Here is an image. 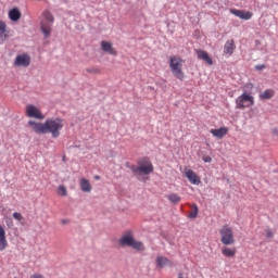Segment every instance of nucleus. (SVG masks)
<instances>
[{
    "label": "nucleus",
    "mask_w": 278,
    "mask_h": 278,
    "mask_svg": "<svg viewBox=\"0 0 278 278\" xmlns=\"http://www.w3.org/2000/svg\"><path fill=\"white\" fill-rule=\"evenodd\" d=\"M167 199L169 202H172L174 205H177L178 203L181 202V197L177 193H170L167 195Z\"/></svg>",
    "instance_id": "nucleus-23"
},
{
    "label": "nucleus",
    "mask_w": 278,
    "mask_h": 278,
    "mask_svg": "<svg viewBox=\"0 0 278 278\" xmlns=\"http://www.w3.org/2000/svg\"><path fill=\"white\" fill-rule=\"evenodd\" d=\"M185 177H187L188 181L193 184V186H199V184H201V178H199V175L188 167L185 168Z\"/></svg>",
    "instance_id": "nucleus-10"
},
{
    "label": "nucleus",
    "mask_w": 278,
    "mask_h": 278,
    "mask_svg": "<svg viewBox=\"0 0 278 278\" xmlns=\"http://www.w3.org/2000/svg\"><path fill=\"white\" fill-rule=\"evenodd\" d=\"M13 224H12V222H10L9 224H8V227H10V226H12Z\"/></svg>",
    "instance_id": "nucleus-36"
},
{
    "label": "nucleus",
    "mask_w": 278,
    "mask_h": 278,
    "mask_svg": "<svg viewBox=\"0 0 278 278\" xmlns=\"http://www.w3.org/2000/svg\"><path fill=\"white\" fill-rule=\"evenodd\" d=\"M101 49L102 51H105V53H109L110 55H116V50L112 47V43H110L109 41H102Z\"/></svg>",
    "instance_id": "nucleus-16"
},
{
    "label": "nucleus",
    "mask_w": 278,
    "mask_h": 278,
    "mask_svg": "<svg viewBox=\"0 0 278 278\" xmlns=\"http://www.w3.org/2000/svg\"><path fill=\"white\" fill-rule=\"evenodd\" d=\"M233 51H236V42L233 39L226 41L224 46V53L231 56L233 55Z\"/></svg>",
    "instance_id": "nucleus-14"
},
{
    "label": "nucleus",
    "mask_w": 278,
    "mask_h": 278,
    "mask_svg": "<svg viewBox=\"0 0 278 278\" xmlns=\"http://www.w3.org/2000/svg\"><path fill=\"white\" fill-rule=\"evenodd\" d=\"M203 162L210 163V162H212V157L211 156H203Z\"/></svg>",
    "instance_id": "nucleus-31"
},
{
    "label": "nucleus",
    "mask_w": 278,
    "mask_h": 278,
    "mask_svg": "<svg viewBox=\"0 0 278 278\" xmlns=\"http://www.w3.org/2000/svg\"><path fill=\"white\" fill-rule=\"evenodd\" d=\"M273 134H274V136H277V137H278V129H274V130H273Z\"/></svg>",
    "instance_id": "nucleus-33"
},
{
    "label": "nucleus",
    "mask_w": 278,
    "mask_h": 278,
    "mask_svg": "<svg viewBox=\"0 0 278 278\" xmlns=\"http://www.w3.org/2000/svg\"><path fill=\"white\" fill-rule=\"evenodd\" d=\"M9 18L16 23V21H21V11L16 8L9 11Z\"/></svg>",
    "instance_id": "nucleus-19"
},
{
    "label": "nucleus",
    "mask_w": 278,
    "mask_h": 278,
    "mask_svg": "<svg viewBox=\"0 0 278 278\" xmlns=\"http://www.w3.org/2000/svg\"><path fill=\"white\" fill-rule=\"evenodd\" d=\"M13 218H15V220H23V214L18 212L13 213Z\"/></svg>",
    "instance_id": "nucleus-27"
},
{
    "label": "nucleus",
    "mask_w": 278,
    "mask_h": 278,
    "mask_svg": "<svg viewBox=\"0 0 278 278\" xmlns=\"http://www.w3.org/2000/svg\"><path fill=\"white\" fill-rule=\"evenodd\" d=\"M168 64L174 77L179 79V81H184V79H186V74L184 73V59L177 55H172L169 56Z\"/></svg>",
    "instance_id": "nucleus-3"
},
{
    "label": "nucleus",
    "mask_w": 278,
    "mask_h": 278,
    "mask_svg": "<svg viewBox=\"0 0 278 278\" xmlns=\"http://www.w3.org/2000/svg\"><path fill=\"white\" fill-rule=\"evenodd\" d=\"M231 14L235 16H238V18H241L242 21H251L253 18V13L251 11H242V10H231Z\"/></svg>",
    "instance_id": "nucleus-11"
},
{
    "label": "nucleus",
    "mask_w": 278,
    "mask_h": 278,
    "mask_svg": "<svg viewBox=\"0 0 278 278\" xmlns=\"http://www.w3.org/2000/svg\"><path fill=\"white\" fill-rule=\"evenodd\" d=\"M119 247H131L136 251H144V243L136 241L131 231L125 232L118 241Z\"/></svg>",
    "instance_id": "nucleus-4"
},
{
    "label": "nucleus",
    "mask_w": 278,
    "mask_h": 278,
    "mask_svg": "<svg viewBox=\"0 0 278 278\" xmlns=\"http://www.w3.org/2000/svg\"><path fill=\"white\" fill-rule=\"evenodd\" d=\"M255 68L256 71H264V68H266V65H256Z\"/></svg>",
    "instance_id": "nucleus-30"
},
{
    "label": "nucleus",
    "mask_w": 278,
    "mask_h": 278,
    "mask_svg": "<svg viewBox=\"0 0 278 278\" xmlns=\"http://www.w3.org/2000/svg\"><path fill=\"white\" fill-rule=\"evenodd\" d=\"M80 190L83 192H92V185H90V180L86 178L80 179Z\"/></svg>",
    "instance_id": "nucleus-18"
},
{
    "label": "nucleus",
    "mask_w": 278,
    "mask_h": 278,
    "mask_svg": "<svg viewBox=\"0 0 278 278\" xmlns=\"http://www.w3.org/2000/svg\"><path fill=\"white\" fill-rule=\"evenodd\" d=\"M54 21L55 18L50 11H43L41 20V31L46 36V38H49V36H51V27H53Z\"/></svg>",
    "instance_id": "nucleus-6"
},
{
    "label": "nucleus",
    "mask_w": 278,
    "mask_h": 278,
    "mask_svg": "<svg viewBox=\"0 0 278 278\" xmlns=\"http://www.w3.org/2000/svg\"><path fill=\"white\" fill-rule=\"evenodd\" d=\"M94 179H100V177L99 176H94Z\"/></svg>",
    "instance_id": "nucleus-37"
},
{
    "label": "nucleus",
    "mask_w": 278,
    "mask_h": 278,
    "mask_svg": "<svg viewBox=\"0 0 278 278\" xmlns=\"http://www.w3.org/2000/svg\"><path fill=\"white\" fill-rule=\"evenodd\" d=\"M56 192L59 197H66V194H68V191L66 190V187H64V185H60L56 189Z\"/></svg>",
    "instance_id": "nucleus-24"
},
{
    "label": "nucleus",
    "mask_w": 278,
    "mask_h": 278,
    "mask_svg": "<svg viewBox=\"0 0 278 278\" xmlns=\"http://www.w3.org/2000/svg\"><path fill=\"white\" fill-rule=\"evenodd\" d=\"M220 242L225 247H230L236 244V237L233 236V229L229 225H224L219 229Z\"/></svg>",
    "instance_id": "nucleus-5"
},
{
    "label": "nucleus",
    "mask_w": 278,
    "mask_h": 278,
    "mask_svg": "<svg viewBox=\"0 0 278 278\" xmlns=\"http://www.w3.org/2000/svg\"><path fill=\"white\" fill-rule=\"evenodd\" d=\"M236 109L237 110H247V108H252L255 105V98L251 93L243 92L236 99Z\"/></svg>",
    "instance_id": "nucleus-7"
},
{
    "label": "nucleus",
    "mask_w": 278,
    "mask_h": 278,
    "mask_svg": "<svg viewBox=\"0 0 278 278\" xmlns=\"http://www.w3.org/2000/svg\"><path fill=\"white\" fill-rule=\"evenodd\" d=\"M25 114L28 118H36V121H45V114L34 104H27L25 108Z\"/></svg>",
    "instance_id": "nucleus-8"
},
{
    "label": "nucleus",
    "mask_w": 278,
    "mask_h": 278,
    "mask_svg": "<svg viewBox=\"0 0 278 278\" xmlns=\"http://www.w3.org/2000/svg\"><path fill=\"white\" fill-rule=\"evenodd\" d=\"M30 278H45V276L40 274H34L30 276Z\"/></svg>",
    "instance_id": "nucleus-32"
},
{
    "label": "nucleus",
    "mask_w": 278,
    "mask_h": 278,
    "mask_svg": "<svg viewBox=\"0 0 278 278\" xmlns=\"http://www.w3.org/2000/svg\"><path fill=\"white\" fill-rule=\"evenodd\" d=\"M260 99L262 100V101H266V100H268V99H273V97H275V90H273V89H267V90H265V91H263L262 93H260Z\"/></svg>",
    "instance_id": "nucleus-21"
},
{
    "label": "nucleus",
    "mask_w": 278,
    "mask_h": 278,
    "mask_svg": "<svg viewBox=\"0 0 278 278\" xmlns=\"http://www.w3.org/2000/svg\"><path fill=\"white\" fill-rule=\"evenodd\" d=\"M138 165H131L129 168L135 177H143V175H151L154 167L153 163L147 157L141 159L137 162Z\"/></svg>",
    "instance_id": "nucleus-2"
},
{
    "label": "nucleus",
    "mask_w": 278,
    "mask_h": 278,
    "mask_svg": "<svg viewBox=\"0 0 278 278\" xmlns=\"http://www.w3.org/2000/svg\"><path fill=\"white\" fill-rule=\"evenodd\" d=\"M13 224H12V222H10L9 224H8V227H10V226H12Z\"/></svg>",
    "instance_id": "nucleus-35"
},
{
    "label": "nucleus",
    "mask_w": 278,
    "mask_h": 278,
    "mask_svg": "<svg viewBox=\"0 0 278 278\" xmlns=\"http://www.w3.org/2000/svg\"><path fill=\"white\" fill-rule=\"evenodd\" d=\"M28 127L35 134H51L52 138H60L62 129H64V119L60 117L48 118L45 123L28 121Z\"/></svg>",
    "instance_id": "nucleus-1"
},
{
    "label": "nucleus",
    "mask_w": 278,
    "mask_h": 278,
    "mask_svg": "<svg viewBox=\"0 0 278 278\" xmlns=\"http://www.w3.org/2000/svg\"><path fill=\"white\" fill-rule=\"evenodd\" d=\"M222 255H224V257H235L236 248H228V247L222 248Z\"/></svg>",
    "instance_id": "nucleus-20"
},
{
    "label": "nucleus",
    "mask_w": 278,
    "mask_h": 278,
    "mask_svg": "<svg viewBox=\"0 0 278 278\" xmlns=\"http://www.w3.org/2000/svg\"><path fill=\"white\" fill-rule=\"evenodd\" d=\"M210 132L215 138H218L219 140H222V138H225V136H227V134H229V128L224 126V127H220L217 129H211Z\"/></svg>",
    "instance_id": "nucleus-13"
},
{
    "label": "nucleus",
    "mask_w": 278,
    "mask_h": 278,
    "mask_svg": "<svg viewBox=\"0 0 278 278\" xmlns=\"http://www.w3.org/2000/svg\"><path fill=\"white\" fill-rule=\"evenodd\" d=\"M266 238H273V231L270 229L265 230Z\"/></svg>",
    "instance_id": "nucleus-29"
},
{
    "label": "nucleus",
    "mask_w": 278,
    "mask_h": 278,
    "mask_svg": "<svg viewBox=\"0 0 278 278\" xmlns=\"http://www.w3.org/2000/svg\"><path fill=\"white\" fill-rule=\"evenodd\" d=\"M170 261L166 256H157L156 257V266L157 268H164V266H168Z\"/></svg>",
    "instance_id": "nucleus-22"
},
{
    "label": "nucleus",
    "mask_w": 278,
    "mask_h": 278,
    "mask_svg": "<svg viewBox=\"0 0 278 278\" xmlns=\"http://www.w3.org/2000/svg\"><path fill=\"white\" fill-rule=\"evenodd\" d=\"M243 88H247L248 90H253V84L252 83H248L244 85Z\"/></svg>",
    "instance_id": "nucleus-28"
},
{
    "label": "nucleus",
    "mask_w": 278,
    "mask_h": 278,
    "mask_svg": "<svg viewBox=\"0 0 278 278\" xmlns=\"http://www.w3.org/2000/svg\"><path fill=\"white\" fill-rule=\"evenodd\" d=\"M197 216H199V206L194 204L192 212L189 213V218H197Z\"/></svg>",
    "instance_id": "nucleus-25"
},
{
    "label": "nucleus",
    "mask_w": 278,
    "mask_h": 278,
    "mask_svg": "<svg viewBox=\"0 0 278 278\" xmlns=\"http://www.w3.org/2000/svg\"><path fill=\"white\" fill-rule=\"evenodd\" d=\"M178 278H184V274H179V275H178Z\"/></svg>",
    "instance_id": "nucleus-34"
},
{
    "label": "nucleus",
    "mask_w": 278,
    "mask_h": 278,
    "mask_svg": "<svg viewBox=\"0 0 278 278\" xmlns=\"http://www.w3.org/2000/svg\"><path fill=\"white\" fill-rule=\"evenodd\" d=\"M86 71L87 73H91L93 75H97L100 73V70L98 67H90V68H87Z\"/></svg>",
    "instance_id": "nucleus-26"
},
{
    "label": "nucleus",
    "mask_w": 278,
    "mask_h": 278,
    "mask_svg": "<svg viewBox=\"0 0 278 278\" xmlns=\"http://www.w3.org/2000/svg\"><path fill=\"white\" fill-rule=\"evenodd\" d=\"M10 31H8V24L5 22L0 21V40L8 39Z\"/></svg>",
    "instance_id": "nucleus-17"
},
{
    "label": "nucleus",
    "mask_w": 278,
    "mask_h": 278,
    "mask_svg": "<svg viewBox=\"0 0 278 278\" xmlns=\"http://www.w3.org/2000/svg\"><path fill=\"white\" fill-rule=\"evenodd\" d=\"M8 249V238L5 237V228L0 225V251Z\"/></svg>",
    "instance_id": "nucleus-15"
},
{
    "label": "nucleus",
    "mask_w": 278,
    "mask_h": 278,
    "mask_svg": "<svg viewBox=\"0 0 278 278\" xmlns=\"http://www.w3.org/2000/svg\"><path fill=\"white\" fill-rule=\"evenodd\" d=\"M13 64H14V66H21L22 68H27V66H29V64H31V56H29V54H27V53L18 54L15 58V61Z\"/></svg>",
    "instance_id": "nucleus-9"
},
{
    "label": "nucleus",
    "mask_w": 278,
    "mask_h": 278,
    "mask_svg": "<svg viewBox=\"0 0 278 278\" xmlns=\"http://www.w3.org/2000/svg\"><path fill=\"white\" fill-rule=\"evenodd\" d=\"M195 53L198 55V59L206 63L207 66H212L214 64V61L210 58V54L207 53V51L199 49V50H195Z\"/></svg>",
    "instance_id": "nucleus-12"
}]
</instances>
